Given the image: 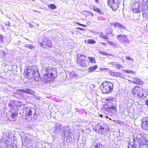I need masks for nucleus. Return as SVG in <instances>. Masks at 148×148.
I'll return each instance as SVG.
<instances>
[{
	"label": "nucleus",
	"instance_id": "nucleus-14",
	"mask_svg": "<svg viewBox=\"0 0 148 148\" xmlns=\"http://www.w3.org/2000/svg\"><path fill=\"white\" fill-rule=\"evenodd\" d=\"M49 42L47 40L46 38L44 39L43 40V41L40 43L41 47L45 48H46L47 47L49 46L48 45V42Z\"/></svg>",
	"mask_w": 148,
	"mask_h": 148
},
{
	"label": "nucleus",
	"instance_id": "nucleus-31",
	"mask_svg": "<svg viewBox=\"0 0 148 148\" xmlns=\"http://www.w3.org/2000/svg\"><path fill=\"white\" fill-rule=\"evenodd\" d=\"M86 12L87 13H89L91 15V16H94V14L90 11H86Z\"/></svg>",
	"mask_w": 148,
	"mask_h": 148
},
{
	"label": "nucleus",
	"instance_id": "nucleus-4",
	"mask_svg": "<svg viewBox=\"0 0 148 148\" xmlns=\"http://www.w3.org/2000/svg\"><path fill=\"white\" fill-rule=\"evenodd\" d=\"M120 3L119 0H108L107 1L108 6L113 11L116 10L119 8Z\"/></svg>",
	"mask_w": 148,
	"mask_h": 148
},
{
	"label": "nucleus",
	"instance_id": "nucleus-24",
	"mask_svg": "<svg viewBox=\"0 0 148 148\" xmlns=\"http://www.w3.org/2000/svg\"><path fill=\"white\" fill-rule=\"evenodd\" d=\"M87 43L89 44H94L96 41L93 39H89L87 40Z\"/></svg>",
	"mask_w": 148,
	"mask_h": 148
},
{
	"label": "nucleus",
	"instance_id": "nucleus-23",
	"mask_svg": "<svg viewBox=\"0 0 148 148\" xmlns=\"http://www.w3.org/2000/svg\"><path fill=\"white\" fill-rule=\"evenodd\" d=\"M132 11L135 13H140V12L139 7L138 8H133Z\"/></svg>",
	"mask_w": 148,
	"mask_h": 148
},
{
	"label": "nucleus",
	"instance_id": "nucleus-22",
	"mask_svg": "<svg viewBox=\"0 0 148 148\" xmlns=\"http://www.w3.org/2000/svg\"><path fill=\"white\" fill-rule=\"evenodd\" d=\"M48 7L52 9L53 10L56 8V6L54 4H49Z\"/></svg>",
	"mask_w": 148,
	"mask_h": 148
},
{
	"label": "nucleus",
	"instance_id": "nucleus-32",
	"mask_svg": "<svg viewBox=\"0 0 148 148\" xmlns=\"http://www.w3.org/2000/svg\"><path fill=\"white\" fill-rule=\"evenodd\" d=\"M77 29H78L79 30H82V31H84V29L81 28L80 27H77Z\"/></svg>",
	"mask_w": 148,
	"mask_h": 148
},
{
	"label": "nucleus",
	"instance_id": "nucleus-27",
	"mask_svg": "<svg viewBox=\"0 0 148 148\" xmlns=\"http://www.w3.org/2000/svg\"><path fill=\"white\" fill-rule=\"evenodd\" d=\"M100 37L104 39L108 40L109 38L107 36H106L103 34L101 35L100 36Z\"/></svg>",
	"mask_w": 148,
	"mask_h": 148
},
{
	"label": "nucleus",
	"instance_id": "nucleus-5",
	"mask_svg": "<svg viewBox=\"0 0 148 148\" xmlns=\"http://www.w3.org/2000/svg\"><path fill=\"white\" fill-rule=\"evenodd\" d=\"M86 56L85 55H77L76 62L79 65L86 67L87 65V63L86 61Z\"/></svg>",
	"mask_w": 148,
	"mask_h": 148
},
{
	"label": "nucleus",
	"instance_id": "nucleus-21",
	"mask_svg": "<svg viewBox=\"0 0 148 148\" xmlns=\"http://www.w3.org/2000/svg\"><path fill=\"white\" fill-rule=\"evenodd\" d=\"M93 148H104V147L102 144L97 143L95 145Z\"/></svg>",
	"mask_w": 148,
	"mask_h": 148
},
{
	"label": "nucleus",
	"instance_id": "nucleus-35",
	"mask_svg": "<svg viewBox=\"0 0 148 148\" xmlns=\"http://www.w3.org/2000/svg\"><path fill=\"white\" fill-rule=\"evenodd\" d=\"M95 2L97 3V4H99V0H95Z\"/></svg>",
	"mask_w": 148,
	"mask_h": 148
},
{
	"label": "nucleus",
	"instance_id": "nucleus-34",
	"mask_svg": "<svg viewBox=\"0 0 148 148\" xmlns=\"http://www.w3.org/2000/svg\"><path fill=\"white\" fill-rule=\"evenodd\" d=\"M100 129L101 130H103L104 129V127H103L101 125H100Z\"/></svg>",
	"mask_w": 148,
	"mask_h": 148
},
{
	"label": "nucleus",
	"instance_id": "nucleus-33",
	"mask_svg": "<svg viewBox=\"0 0 148 148\" xmlns=\"http://www.w3.org/2000/svg\"><path fill=\"white\" fill-rule=\"evenodd\" d=\"M145 103L146 105L148 107V100H146Z\"/></svg>",
	"mask_w": 148,
	"mask_h": 148
},
{
	"label": "nucleus",
	"instance_id": "nucleus-1",
	"mask_svg": "<svg viewBox=\"0 0 148 148\" xmlns=\"http://www.w3.org/2000/svg\"><path fill=\"white\" fill-rule=\"evenodd\" d=\"M57 71L55 68H46L44 69V72H42L41 80L45 83H48L55 79L57 76Z\"/></svg>",
	"mask_w": 148,
	"mask_h": 148
},
{
	"label": "nucleus",
	"instance_id": "nucleus-19",
	"mask_svg": "<svg viewBox=\"0 0 148 148\" xmlns=\"http://www.w3.org/2000/svg\"><path fill=\"white\" fill-rule=\"evenodd\" d=\"M88 59L89 60L90 62L91 63L93 64H95L96 63V60L95 57H88Z\"/></svg>",
	"mask_w": 148,
	"mask_h": 148
},
{
	"label": "nucleus",
	"instance_id": "nucleus-20",
	"mask_svg": "<svg viewBox=\"0 0 148 148\" xmlns=\"http://www.w3.org/2000/svg\"><path fill=\"white\" fill-rule=\"evenodd\" d=\"M97 66L96 65H94L93 66H90L89 68V69L90 71V72L93 71H95V70L97 69Z\"/></svg>",
	"mask_w": 148,
	"mask_h": 148
},
{
	"label": "nucleus",
	"instance_id": "nucleus-18",
	"mask_svg": "<svg viewBox=\"0 0 148 148\" xmlns=\"http://www.w3.org/2000/svg\"><path fill=\"white\" fill-rule=\"evenodd\" d=\"M21 91L24 93L30 95H32L34 93V91L33 90L28 88L22 90Z\"/></svg>",
	"mask_w": 148,
	"mask_h": 148
},
{
	"label": "nucleus",
	"instance_id": "nucleus-26",
	"mask_svg": "<svg viewBox=\"0 0 148 148\" xmlns=\"http://www.w3.org/2000/svg\"><path fill=\"white\" fill-rule=\"evenodd\" d=\"M27 48L32 49L34 48V47L32 45H29L28 44H26L24 46Z\"/></svg>",
	"mask_w": 148,
	"mask_h": 148
},
{
	"label": "nucleus",
	"instance_id": "nucleus-6",
	"mask_svg": "<svg viewBox=\"0 0 148 148\" xmlns=\"http://www.w3.org/2000/svg\"><path fill=\"white\" fill-rule=\"evenodd\" d=\"M132 93L135 96L136 95L138 97H141L142 95V93L141 92V88L138 86H135L132 89Z\"/></svg>",
	"mask_w": 148,
	"mask_h": 148
},
{
	"label": "nucleus",
	"instance_id": "nucleus-11",
	"mask_svg": "<svg viewBox=\"0 0 148 148\" xmlns=\"http://www.w3.org/2000/svg\"><path fill=\"white\" fill-rule=\"evenodd\" d=\"M137 145L136 140L134 138L133 141H130L128 144V148H136Z\"/></svg>",
	"mask_w": 148,
	"mask_h": 148
},
{
	"label": "nucleus",
	"instance_id": "nucleus-25",
	"mask_svg": "<svg viewBox=\"0 0 148 148\" xmlns=\"http://www.w3.org/2000/svg\"><path fill=\"white\" fill-rule=\"evenodd\" d=\"M124 72L126 73H131L132 74H135V72L132 70H124Z\"/></svg>",
	"mask_w": 148,
	"mask_h": 148
},
{
	"label": "nucleus",
	"instance_id": "nucleus-3",
	"mask_svg": "<svg viewBox=\"0 0 148 148\" xmlns=\"http://www.w3.org/2000/svg\"><path fill=\"white\" fill-rule=\"evenodd\" d=\"M107 101H108V103H112L113 102H114L115 101L114 100V98L112 97H111L110 98L106 99ZM108 103H107L103 105V108L106 110L107 112H112L113 111H114L116 110V108L115 106H112L111 107L108 106Z\"/></svg>",
	"mask_w": 148,
	"mask_h": 148
},
{
	"label": "nucleus",
	"instance_id": "nucleus-29",
	"mask_svg": "<svg viewBox=\"0 0 148 148\" xmlns=\"http://www.w3.org/2000/svg\"><path fill=\"white\" fill-rule=\"evenodd\" d=\"M115 67L117 69H119L122 68L123 66L121 65L116 64L115 65Z\"/></svg>",
	"mask_w": 148,
	"mask_h": 148
},
{
	"label": "nucleus",
	"instance_id": "nucleus-2",
	"mask_svg": "<svg viewBox=\"0 0 148 148\" xmlns=\"http://www.w3.org/2000/svg\"><path fill=\"white\" fill-rule=\"evenodd\" d=\"M114 85L110 81H105L102 82L100 86V90L102 93L108 94L111 93L113 90Z\"/></svg>",
	"mask_w": 148,
	"mask_h": 148
},
{
	"label": "nucleus",
	"instance_id": "nucleus-17",
	"mask_svg": "<svg viewBox=\"0 0 148 148\" xmlns=\"http://www.w3.org/2000/svg\"><path fill=\"white\" fill-rule=\"evenodd\" d=\"M29 70L28 69H27L24 70L23 72V75L24 76V77L25 78L28 79L29 78V76L30 73L29 71Z\"/></svg>",
	"mask_w": 148,
	"mask_h": 148
},
{
	"label": "nucleus",
	"instance_id": "nucleus-30",
	"mask_svg": "<svg viewBox=\"0 0 148 148\" xmlns=\"http://www.w3.org/2000/svg\"><path fill=\"white\" fill-rule=\"evenodd\" d=\"M76 23V24L79 25H80V26H83V27H86V25H83V24H80L78 22H77V23Z\"/></svg>",
	"mask_w": 148,
	"mask_h": 148
},
{
	"label": "nucleus",
	"instance_id": "nucleus-36",
	"mask_svg": "<svg viewBox=\"0 0 148 148\" xmlns=\"http://www.w3.org/2000/svg\"><path fill=\"white\" fill-rule=\"evenodd\" d=\"M100 43L103 45H106V43L104 42H101Z\"/></svg>",
	"mask_w": 148,
	"mask_h": 148
},
{
	"label": "nucleus",
	"instance_id": "nucleus-39",
	"mask_svg": "<svg viewBox=\"0 0 148 148\" xmlns=\"http://www.w3.org/2000/svg\"><path fill=\"white\" fill-rule=\"evenodd\" d=\"M139 136V134H138V135H137V136Z\"/></svg>",
	"mask_w": 148,
	"mask_h": 148
},
{
	"label": "nucleus",
	"instance_id": "nucleus-28",
	"mask_svg": "<svg viewBox=\"0 0 148 148\" xmlns=\"http://www.w3.org/2000/svg\"><path fill=\"white\" fill-rule=\"evenodd\" d=\"M125 58L127 60H130L131 62H134V59L129 56H126L125 57Z\"/></svg>",
	"mask_w": 148,
	"mask_h": 148
},
{
	"label": "nucleus",
	"instance_id": "nucleus-8",
	"mask_svg": "<svg viewBox=\"0 0 148 148\" xmlns=\"http://www.w3.org/2000/svg\"><path fill=\"white\" fill-rule=\"evenodd\" d=\"M135 140H136V143L137 142H138L139 145L141 146L146 145L147 143L148 142L147 136L141 137V138H138L136 137Z\"/></svg>",
	"mask_w": 148,
	"mask_h": 148
},
{
	"label": "nucleus",
	"instance_id": "nucleus-9",
	"mask_svg": "<svg viewBox=\"0 0 148 148\" xmlns=\"http://www.w3.org/2000/svg\"><path fill=\"white\" fill-rule=\"evenodd\" d=\"M116 37L118 40L121 41L123 43L129 42V40L127 38L126 35H122L121 34L117 35Z\"/></svg>",
	"mask_w": 148,
	"mask_h": 148
},
{
	"label": "nucleus",
	"instance_id": "nucleus-7",
	"mask_svg": "<svg viewBox=\"0 0 148 148\" xmlns=\"http://www.w3.org/2000/svg\"><path fill=\"white\" fill-rule=\"evenodd\" d=\"M141 126L144 130H148V116L144 117L142 119Z\"/></svg>",
	"mask_w": 148,
	"mask_h": 148
},
{
	"label": "nucleus",
	"instance_id": "nucleus-10",
	"mask_svg": "<svg viewBox=\"0 0 148 148\" xmlns=\"http://www.w3.org/2000/svg\"><path fill=\"white\" fill-rule=\"evenodd\" d=\"M32 111L29 108H26L25 114V116L26 117L25 119H27L31 117L32 116Z\"/></svg>",
	"mask_w": 148,
	"mask_h": 148
},
{
	"label": "nucleus",
	"instance_id": "nucleus-16",
	"mask_svg": "<svg viewBox=\"0 0 148 148\" xmlns=\"http://www.w3.org/2000/svg\"><path fill=\"white\" fill-rule=\"evenodd\" d=\"M90 9L98 13H101V11L100 9L95 6H90Z\"/></svg>",
	"mask_w": 148,
	"mask_h": 148
},
{
	"label": "nucleus",
	"instance_id": "nucleus-37",
	"mask_svg": "<svg viewBox=\"0 0 148 148\" xmlns=\"http://www.w3.org/2000/svg\"><path fill=\"white\" fill-rule=\"evenodd\" d=\"M101 54H103V55H106V54H105L104 53H103V52H101Z\"/></svg>",
	"mask_w": 148,
	"mask_h": 148
},
{
	"label": "nucleus",
	"instance_id": "nucleus-13",
	"mask_svg": "<svg viewBox=\"0 0 148 148\" xmlns=\"http://www.w3.org/2000/svg\"><path fill=\"white\" fill-rule=\"evenodd\" d=\"M112 25L115 28H121V29H125V27L122 24L117 22H115L112 24Z\"/></svg>",
	"mask_w": 148,
	"mask_h": 148
},
{
	"label": "nucleus",
	"instance_id": "nucleus-38",
	"mask_svg": "<svg viewBox=\"0 0 148 148\" xmlns=\"http://www.w3.org/2000/svg\"><path fill=\"white\" fill-rule=\"evenodd\" d=\"M109 42H109V41H108V43H109Z\"/></svg>",
	"mask_w": 148,
	"mask_h": 148
},
{
	"label": "nucleus",
	"instance_id": "nucleus-12",
	"mask_svg": "<svg viewBox=\"0 0 148 148\" xmlns=\"http://www.w3.org/2000/svg\"><path fill=\"white\" fill-rule=\"evenodd\" d=\"M133 82L135 84L139 85H142L143 84V81L137 77L133 78Z\"/></svg>",
	"mask_w": 148,
	"mask_h": 148
},
{
	"label": "nucleus",
	"instance_id": "nucleus-15",
	"mask_svg": "<svg viewBox=\"0 0 148 148\" xmlns=\"http://www.w3.org/2000/svg\"><path fill=\"white\" fill-rule=\"evenodd\" d=\"M18 116V114L16 113H13L11 115V119H10V121H16Z\"/></svg>",
	"mask_w": 148,
	"mask_h": 148
}]
</instances>
